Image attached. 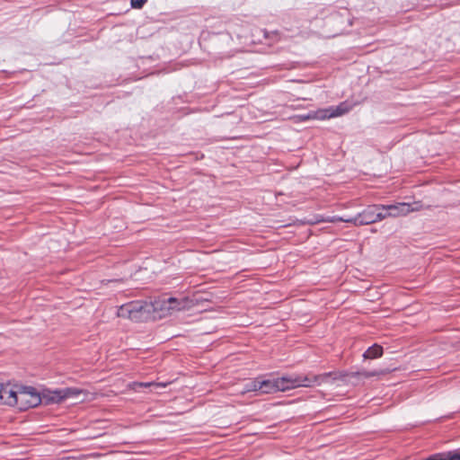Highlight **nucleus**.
<instances>
[{"mask_svg": "<svg viewBox=\"0 0 460 460\" xmlns=\"http://www.w3.org/2000/svg\"><path fill=\"white\" fill-rule=\"evenodd\" d=\"M348 376L346 372L332 371L321 375H301L293 374L278 377L281 392H286L298 387H313L323 383H333L337 380H345Z\"/></svg>", "mask_w": 460, "mask_h": 460, "instance_id": "1", "label": "nucleus"}, {"mask_svg": "<svg viewBox=\"0 0 460 460\" xmlns=\"http://www.w3.org/2000/svg\"><path fill=\"white\" fill-rule=\"evenodd\" d=\"M158 303L142 300L130 301L117 305V316L129 319L134 322H146L155 320L158 311Z\"/></svg>", "mask_w": 460, "mask_h": 460, "instance_id": "2", "label": "nucleus"}, {"mask_svg": "<svg viewBox=\"0 0 460 460\" xmlns=\"http://www.w3.org/2000/svg\"><path fill=\"white\" fill-rule=\"evenodd\" d=\"M15 401V407L20 411H26L40 404L41 397L34 387L20 386L17 387Z\"/></svg>", "mask_w": 460, "mask_h": 460, "instance_id": "3", "label": "nucleus"}, {"mask_svg": "<svg viewBox=\"0 0 460 460\" xmlns=\"http://www.w3.org/2000/svg\"><path fill=\"white\" fill-rule=\"evenodd\" d=\"M379 210H381L380 205L368 206L355 217H349V220H346V223L360 226L381 221L385 218V215H383V212Z\"/></svg>", "mask_w": 460, "mask_h": 460, "instance_id": "4", "label": "nucleus"}, {"mask_svg": "<svg viewBox=\"0 0 460 460\" xmlns=\"http://www.w3.org/2000/svg\"><path fill=\"white\" fill-rule=\"evenodd\" d=\"M258 33L257 40H253V31H233L230 34L234 40L235 38L240 49H245L252 45L262 43L263 39L266 40L270 33L274 34L277 31H254Z\"/></svg>", "mask_w": 460, "mask_h": 460, "instance_id": "5", "label": "nucleus"}, {"mask_svg": "<svg viewBox=\"0 0 460 460\" xmlns=\"http://www.w3.org/2000/svg\"><path fill=\"white\" fill-rule=\"evenodd\" d=\"M155 303H158V310L163 312L171 311H181L190 308L193 305L192 300L187 296L181 297H168L159 300H155Z\"/></svg>", "mask_w": 460, "mask_h": 460, "instance_id": "6", "label": "nucleus"}, {"mask_svg": "<svg viewBox=\"0 0 460 460\" xmlns=\"http://www.w3.org/2000/svg\"><path fill=\"white\" fill-rule=\"evenodd\" d=\"M381 210H385L386 212L383 215H385V218L388 217H397L401 216H406L410 212L418 211L421 208L420 202L413 203H406L401 202L392 205H380Z\"/></svg>", "mask_w": 460, "mask_h": 460, "instance_id": "7", "label": "nucleus"}, {"mask_svg": "<svg viewBox=\"0 0 460 460\" xmlns=\"http://www.w3.org/2000/svg\"><path fill=\"white\" fill-rule=\"evenodd\" d=\"M49 396L47 398V402H60L64 399L76 397L81 394V391L76 388L66 387L49 391Z\"/></svg>", "mask_w": 460, "mask_h": 460, "instance_id": "8", "label": "nucleus"}, {"mask_svg": "<svg viewBox=\"0 0 460 460\" xmlns=\"http://www.w3.org/2000/svg\"><path fill=\"white\" fill-rule=\"evenodd\" d=\"M16 391L17 388L11 385L2 384V389H0V403L14 406L16 403Z\"/></svg>", "mask_w": 460, "mask_h": 460, "instance_id": "9", "label": "nucleus"}, {"mask_svg": "<svg viewBox=\"0 0 460 460\" xmlns=\"http://www.w3.org/2000/svg\"><path fill=\"white\" fill-rule=\"evenodd\" d=\"M260 393L261 394H273L276 392H281L279 388V379L272 378V379H262L261 377H259V386Z\"/></svg>", "mask_w": 460, "mask_h": 460, "instance_id": "10", "label": "nucleus"}, {"mask_svg": "<svg viewBox=\"0 0 460 460\" xmlns=\"http://www.w3.org/2000/svg\"><path fill=\"white\" fill-rule=\"evenodd\" d=\"M352 109V106L347 102H341L337 106H331L330 111H332V118L342 116L348 113Z\"/></svg>", "mask_w": 460, "mask_h": 460, "instance_id": "11", "label": "nucleus"}, {"mask_svg": "<svg viewBox=\"0 0 460 460\" xmlns=\"http://www.w3.org/2000/svg\"><path fill=\"white\" fill-rule=\"evenodd\" d=\"M383 347L376 343L364 352L363 357L367 359L377 358L383 355Z\"/></svg>", "mask_w": 460, "mask_h": 460, "instance_id": "12", "label": "nucleus"}, {"mask_svg": "<svg viewBox=\"0 0 460 460\" xmlns=\"http://www.w3.org/2000/svg\"><path fill=\"white\" fill-rule=\"evenodd\" d=\"M258 386H259V377H256L254 379L250 380L246 384H244L242 394H246L249 392L260 393V388Z\"/></svg>", "mask_w": 460, "mask_h": 460, "instance_id": "13", "label": "nucleus"}, {"mask_svg": "<svg viewBox=\"0 0 460 460\" xmlns=\"http://www.w3.org/2000/svg\"><path fill=\"white\" fill-rule=\"evenodd\" d=\"M307 119H326L332 118V111H330V107L327 109L319 110L315 112L314 116L308 114L306 116Z\"/></svg>", "mask_w": 460, "mask_h": 460, "instance_id": "14", "label": "nucleus"}, {"mask_svg": "<svg viewBox=\"0 0 460 460\" xmlns=\"http://www.w3.org/2000/svg\"><path fill=\"white\" fill-rule=\"evenodd\" d=\"M151 385L150 383H137V382H132L128 385V387L131 388L134 391H140L142 388H146Z\"/></svg>", "mask_w": 460, "mask_h": 460, "instance_id": "15", "label": "nucleus"}, {"mask_svg": "<svg viewBox=\"0 0 460 460\" xmlns=\"http://www.w3.org/2000/svg\"><path fill=\"white\" fill-rule=\"evenodd\" d=\"M447 453V460H460V449L448 451Z\"/></svg>", "mask_w": 460, "mask_h": 460, "instance_id": "16", "label": "nucleus"}, {"mask_svg": "<svg viewBox=\"0 0 460 460\" xmlns=\"http://www.w3.org/2000/svg\"><path fill=\"white\" fill-rule=\"evenodd\" d=\"M146 3L147 0H130V5L134 9H141Z\"/></svg>", "mask_w": 460, "mask_h": 460, "instance_id": "17", "label": "nucleus"}, {"mask_svg": "<svg viewBox=\"0 0 460 460\" xmlns=\"http://www.w3.org/2000/svg\"><path fill=\"white\" fill-rule=\"evenodd\" d=\"M346 220H349V217L345 218V217H338V216H333V217H328L325 221L330 222V223H336V222H345L346 223Z\"/></svg>", "mask_w": 460, "mask_h": 460, "instance_id": "18", "label": "nucleus"}, {"mask_svg": "<svg viewBox=\"0 0 460 460\" xmlns=\"http://www.w3.org/2000/svg\"><path fill=\"white\" fill-rule=\"evenodd\" d=\"M258 33L253 31V40H257Z\"/></svg>", "mask_w": 460, "mask_h": 460, "instance_id": "19", "label": "nucleus"}, {"mask_svg": "<svg viewBox=\"0 0 460 460\" xmlns=\"http://www.w3.org/2000/svg\"><path fill=\"white\" fill-rule=\"evenodd\" d=\"M0 389H2V383H0Z\"/></svg>", "mask_w": 460, "mask_h": 460, "instance_id": "20", "label": "nucleus"}]
</instances>
